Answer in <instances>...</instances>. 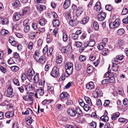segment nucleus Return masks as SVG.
<instances>
[{
  "label": "nucleus",
  "mask_w": 128,
  "mask_h": 128,
  "mask_svg": "<svg viewBox=\"0 0 128 128\" xmlns=\"http://www.w3.org/2000/svg\"><path fill=\"white\" fill-rule=\"evenodd\" d=\"M59 70L57 67H54L50 73L51 75L54 77L57 78L59 76Z\"/></svg>",
  "instance_id": "obj_1"
},
{
  "label": "nucleus",
  "mask_w": 128,
  "mask_h": 128,
  "mask_svg": "<svg viewBox=\"0 0 128 128\" xmlns=\"http://www.w3.org/2000/svg\"><path fill=\"white\" fill-rule=\"evenodd\" d=\"M108 39L106 38H104L103 39L101 43L99 44L97 46L98 48L100 50H102L104 46L108 42Z\"/></svg>",
  "instance_id": "obj_2"
},
{
  "label": "nucleus",
  "mask_w": 128,
  "mask_h": 128,
  "mask_svg": "<svg viewBox=\"0 0 128 128\" xmlns=\"http://www.w3.org/2000/svg\"><path fill=\"white\" fill-rule=\"evenodd\" d=\"M99 13L98 15V19L99 21H102L104 20L106 17L105 13L102 12H99Z\"/></svg>",
  "instance_id": "obj_3"
},
{
  "label": "nucleus",
  "mask_w": 128,
  "mask_h": 128,
  "mask_svg": "<svg viewBox=\"0 0 128 128\" xmlns=\"http://www.w3.org/2000/svg\"><path fill=\"white\" fill-rule=\"evenodd\" d=\"M94 10H96L98 12H102L101 4L100 2H97L94 7Z\"/></svg>",
  "instance_id": "obj_4"
},
{
  "label": "nucleus",
  "mask_w": 128,
  "mask_h": 128,
  "mask_svg": "<svg viewBox=\"0 0 128 128\" xmlns=\"http://www.w3.org/2000/svg\"><path fill=\"white\" fill-rule=\"evenodd\" d=\"M35 74L34 71L32 69H29L27 72L28 78L31 79Z\"/></svg>",
  "instance_id": "obj_5"
},
{
  "label": "nucleus",
  "mask_w": 128,
  "mask_h": 128,
  "mask_svg": "<svg viewBox=\"0 0 128 128\" xmlns=\"http://www.w3.org/2000/svg\"><path fill=\"white\" fill-rule=\"evenodd\" d=\"M67 112L68 115L71 117H74L76 116L75 111L73 109H68V110Z\"/></svg>",
  "instance_id": "obj_6"
},
{
  "label": "nucleus",
  "mask_w": 128,
  "mask_h": 128,
  "mask_svg": "<svg viewBox=\"0 0 128 128\" xmlns=\"http://www.w3.org/2000/svg\"><path fill=\"white\" fill-rule=\"evenodd\" d=\"M107 115L108 112L106 110H105L104 114L100 118L101 120L105 122H108V117L107 116Z\"/></svg>",
  "instance_id": "obj_7"
},
{
  "label": "nucleus",
  "mask_w": 128,
  "mask_h": 128,
  "mask_svg": "<svg viewBox=\"0 0 128 128\" xmlns=\"http://www.w3.org/2000/svg\"><path fill=\"white\" fill-rule=\"evenodd\" d=\"M70 46V44H69L67 46L62 48L61 49V51L62 52L64 53H67L70 50V48L69 47Z\"/></svg>",
  "instance_id": "obj_8"
},
{
  "label": "nucleus",
  "mask_w": 128,
  "mask_h": 128,
  "mask_svg": "<svg viewBox=\"0 0 128 128\" xmlns=\"http://www.w3.org/2000/svg\"><path fill=\"white\" fill-rule=\"evenodd\" d=\"M12 89V87L8 88L7 90V94H6L7 96L12 98L14 95L13 94Z\"/></svg>",
  "instance_id": "obj_9"
},
{
  "label": "nucleus",
  "mask_w": 128,
  "mask_h": 128,
  "mask_svg": "<svg viewBox=\"0 0 128 128\" xmlns=\"http://www.w3.org/2000/svg\"><path fill=\"white\" fill-rule=\"evenodd\" d=\"M75 111L76 116V115L80 117L82 115V112L79 107L76 108Z\"/></svg>",
  "instance_id": "obj_10"
},
{
  "label": "nucleus",
  "mask_w": 128,
  "mask_h": 128,
  "mask_svg": "<svg viewBox=\"0 0 128 128\" xmlns=\"http://www.w3.org/2000/svg\"><path fill=\"white\" fill-rule=\"evenodd\" d=\"M69 96V95L66 92H64L60 94V98L62 100L66 98H67Z\"/></svg>",
  "instance_id": "obj_11"
},
{
  "label": "nucleus",
  "mask_w": 128,
  "mask_h": 128,
  "mask_svg": "<svg viewBox=\"0 0 128 128\" xmlns=\"http://www.w3.org/2000/svg\"><path fill=\"white\" fill-rule=\"evenodd\" d=\"M62 57L60 54H58L56 57V62L57 64H61L62 62Z\"/></svg>",
  "instance_id": "obj_12"
},
{
  "label": "nucleus",
  "mask_w": 128,
  "mask_h": 128,
  "mask_svg": "<svg viewBox=\"0 0 128 128\" xmlns=\"http://www.w3.org/2000/svg\"><path fill=\"white\" fill-rule=\"evenodd\" d=\"M70 4V0H65L64 1L63 7L65 9H67L69 6Z\"/></svg>",
  "instance_id": "obj_13"
},
{
  "label": "nucleus",
  "mask_w": 128,
  "mask_h": 128,
  "mask_svg": "<svg viewBox=\"0 0 128 128\" xmlns=\"http://www.w3.org/2000/svg\"><path fill=\"white\" fill-rule=\"evenodd\" d=\"M14 18L16 20H18L21 18L22 16L20 13L16 12L14 14Z\"/></svg>",
  "instance_id": "obj_14"
},
{
  "label": "nucleus",
  "mask_w": 128,
  "mask_h": 128,
  "mask_svg": "<svg viewBox=\"0 0 128 128\" xmlns=\"http://www.w3.org/2000/svg\"><path fill=\"white\" fill-rule=\"evenodd\" d=\"M52 23L53 25L54 26H58L60 25V22L59 20L56 19L53 20Z\"/></svg>",
  "instance_id": "obj_15"
},
{
  "label": "nucleus",
  "mask_w": 128,
  "mask_h": 128,
  "mask_svg": "<svg viewBox=\"0 0 128 128\" xmlns=\"http://www.w3.org/2000/svg\"><path fill=\"white\" fill-rule=\"evenodd\" d=\"M25 90L27 92L32 89L33 87L32 85L30 84H29L25 86Z\"/></svg>",
  "instance_id": "obj_16"
},
{
  "label": "nucleus",
  "mask_w": 128,
  "mask_h": 128,
  "mask_svg": "<svg viewBox=\"0 0 128 128\" xmlns=\"http://www.w3.org/2000/svg\"><path fill=\"white\" fill-rule=\"evenodd\" d=\"M8 41L12 46L15 45L16 44V42L15 41L14 38L13 37H10L9 38Z\"/></svg>",
  "instance_id": "obj_17"
},
{
  "label": "nucleus",
  "mask_w": 128,
  "mask_h": 128,
  "mask_svg": "<svg viewBox=\"0 0 128 128\" xmlns=\"http://www.w3.org/2000/svg\"><path fill=\"white\" fill-rule=\"evenodd\" d=\"M14 113L12 111H9L6 113V116L7 118L12 117L14 116Z\"/></svg>",
  "instance_id": "obj_18"
},
{
  "label": "nucleus",
  "mask_w": 128,
  "mask_h": 128,
  "mask_svg": "<svg viewBox=\"0 0 128 128\" xmlns=\"http://www.w3.org/2000/svg\"><path fill=\"white\" fill-rule=\"evenodd\" d=\"M94 87V84L93 82H91L88 84H87L86 86V88L88 90L92 89Z\"/></svg>",
  "instance_id": "obj_19"
},
{
  "label": "nucleus",
  "mask_w": 128,
  "mask_h": 128,
  "mask_svg": "<svg viewBox=\"0 0 128 128\" xmlns=\"http://www.w3.org/2000/svg\"><path fill=\"white\" fill-rule=\"evenodd\" d=\"M78 23V22L76 20H70V21L69 24L70 25L72 26H76Z\"/></svg>",
  "instance_id": "obj_20"
},
{
  "label": "nucleus",
  "mask_w": 128,
  "mask_h": 128,
  "mask_svg": "<svg viewBox=\"0 0 128 128\" xmlns=\"http://www.w3.org/2000/svg\"><path fill=\"white\" fill-rule=\"evenodd\" d=\"M36 8L40 12H42L45 9V6L44 5L39 4L37 5Z\"/></svg>",
  "instance_id": "obj_21"
},
{
  "label": "nucleus",
  "mask_w": 128,
  "mask_h": 128,
  "mask_svg": "<svg viewBox=\"0 0 128 128\" xmlns=\"http://www.w3.org/2000/svg\"><path fill=\"white\" fill-rule=\"evenodd\" d=\"M36 91L37 92V94H38L40 96H42L44 93V90L41 87H40V88L38 89Z\"/></svg>",
  "instance_id": "obj_22"
},
{
  "label": "nucleus",
  "mask_w": 128,
  "mask_h": 128,
  "mask_svg": "<svg viewBox=\"0 0 128 128\" xmlns=\"http://www.w3.org/2000/svg\"><path fill=\"white\" fill-rule=\"evenodd\" d=\"M83 12L82 8H81L78 7L76 11V14L77 16H80Z\"/></svg>",
  "instance_id": "obj_23"
},
{
  "label": "nucleus",
  "mask_w": 128,
  "mask_h": 128,
  "mask_svg": "<svg viewBox=\"0 0 128 128\" xmlns=\"http://www.w3.org/2000/svg\"><path fill=\"white\" fill-rule=\"evenodd\" d=\"M124 44V42L122 40H119L117 44V46L118 47V48L119 47V48L121 49L122 48L123 49V48L122 46Z\"/></svg>",
  "instance_id": "obj_24"
},
{
  "label": "nucleus",
  "mask_w": 128,
  "mask_h": 128,
  "mask_svg": "<svg viewBox=\"0 0 128 128\" xmlns=\"http://www.w3.org/2000/svg\"><path fill=\"white\" fill-rule=\"evenodd\" d=\"M120 20L119 19H116L114 22L115 27H118L120 25Z\"/></svg>",
  "instance_id": "obj_25"
},
{
  "label": "nucleus",
  "mask_w": 128,
  "mask_h": 128,
  "mask_svg": "<svg viewBox=\"0 0 128 128\" xmlns=\"http://www.w3.org/2000/svg\"><path fill=\"white\" fill-rule=\"evenodd\" d=\"M36 33L35 32H31L29 34V36L30 39H33L36 36Z\"/></svg>",
  "instance_id": "obj_26"
},
{
  "label": "nucleus",
  "mask_w": 128,
  "mask_h": 128,
  "mask_svg": "<svg viewBox=\"0 0 128 128\" xmlns=\"http://www.w3.org/2000/svg\"><path fill=\"white\" fill-rule=\"evenodd\" d=\"M0 20L2 24H7L8 22V19L6 18L4 19L2 17H0Z\"/></svg>",
  "instance_id": "obj_27"
},
{
  "label": "nucleus",
  "mask_w": 128,
  "mask_h": 128,
  "mask_svg": "<svg viewBox=\"0 0 128 128\" xmlns=\"http://www.w3.org/2000/svg\"><path fill=\"white\" fill-rule=\"evenodd\" d=\"M23 98L25 100L28 101H32L33 100L31 96L26 95L23 97Z\"/></svg>",
  "instance_id": "obj_28"
},
{
  "label": "nucleus",
  "mask_w": 128,
  "mask_h": 128,
  "mask_svg": "<svg viewBox=\"0 0 128 128\" xmlns=\"http://www.w3.org/2000/svg\"><path fill=\"white\" fill-rule=\"evenodd\" d=\"M120 115V113L118 112H117L114 114L111 118L112 120H116Z\"/></svg>",
  "instance_id": "obj_29"
},
{
  "label": "nucleus",
  "mask_w": 128,
  "mask_h": 128,
  "mask_svg": "<svg viewBox=\"0 0 128 128\" xmlns=\"http://www.w3.org/2000/svg\"><path fill=\"white\" fill-rule=\"evenodd\" d=\"M45 57L44 56H41L39 58L38 61L40 62V63L43 64L45 62Z\"/></svg>",
  "instance_id": "obj_30"
},
{
  "label": "nucleus",
  "mask_w": 128,
  "mask_h": 128,
  "mask_svg": "<svg viewBox=\"0 0 128 128\" xmlns=\"http://www.w3.org/2000/svg\"><path fill=\"white\" fill-rule=\"evenodd\" d=\"M46 23V20L44 18H42L40 19L39 22V24L42 26H43Z\"/></svg>",
  "instance_id": "obj_31"
},
{
  "label": "nucleus",
  "mask_w": 128,
  "mask_h": 128,
  "mask_svg": "<svg viewBox=\"0 0 128 128\" xmlns=\"http://www.w3.org/2000/svg\"><path fill=\"white\" fill-rule=\"evenodd\" d=\"M84 98L87 103L90 104V106H92V104L90 98L87 96H85Z\"/></svg>",
  "instance_id": "obj_32"
},
{
  "label": "nucleus",
  "mask_w": 128,
  "mask_h": 128,
  "mask_svg": "<svg viewBox=\"0 0 128 128\" xmlns=\"http://www.w3.org/2000/svg\"><path fill=\"white\" fill-rule=\"evenodd\" d=\"M94 69V68L92 66H88L87 68V73L88 74L92 73L93 72Z\"/></svg>",
  "instance_id": "obj_33"
},
{
  "label": "nucleus",
  "mask_w": 128,
  "mask_h": 128,
  "mask_svg": "<svg viewBox=\"0 0 128 128\" xmlns=\"http://www.w3.org/2000/svg\"><path fill=\"white\" fill-rule=\"evenodd\" d=\"M89 19V17L87 16L83 18L82 20L81 23L82 24H85L88 22Z\"/></svg>",
  "instance_id": "obj_34"
},
{
  "label": "nucleus",
  "mask_w": 128,
  "mask_h": 128,
  "mask_svg": "<svg viewBox=\"0 0 128 128\" xmlns=\"http://www.w3.org/2000/svg\"><path fill=\"white\" fill-rule=\"evenodd\" d=\"M118 121L120 122H122L126 124L128 122V119L121 118L118 119Z\"/></svg>",
  "instance_id": "obj_35"
},
{
  "label": "nucleus",
  "mask_w": 128,
  "mask_h": 128,
  "mask_svg": "<svg viewBox=\"0 0 128 128\" xmlns=\"http://www.w3.org/2000/svg\"><path fill=\"white\" fill-rule=\"evenodd\" d=\"M30 8L27 6L25 7L23 10V11L24 13L28 14L30 12Z\"/></svg>",
  "instance_id": "obj_36"
},
{
  "label": "nucleus",
  "mask_w": 128,
  "mask_h": 128,
  "mask_svg": "<svg viewBox=\"0 0 128 128\" xmlns=\"http://www.w3.org/2000/svg\"><path fill=\"white\" fill-rule=\"evenodd\" d=\"M30 30V27L29 26L26 24L24 26V31L26 32H28Z\"/></svg>",
  "instance_id": "obj_37"
},
{
  "label": "nucleus",
  "mask_w": 128,
  "mask_h": 128,
  "mask_svg": "<svg viewBox=\"0 0 128 128\" xmlns=\"http://www.w3.org/2000/svg\"><path fill=\"white\" fill-rule=\"evenodd\" d=\"M66 72L68 76L71 74L72 72L73 68H66Z\"/></svg>",
  "instance_id": "obj_38"
},
{
  "label": "nucleus",
  "mask_w": 128,
  "mask_h": 128,
  "mask_svg": "<svg viewBox=\"0 0 128 128\" xmlns=\"http://www.w3.org/2000/svg\"><path fill=\"white\" fill-rule=\"evenodd\" d=\"M68 36L67 34L65 32L63 33V40L64 42H66L68 40Z\"/></svg>",
  "instance_id": "obj_39"
},
{
  "label": "nucleus",
  "mask_w": 128,
  "mask_h": 128,
  "mask_svg": "<svg viewBox=\"0 0 128 128\" xmlns=\"http://www.w3.org/2000/svg\"><path fill=\"white\" fill-rule=\"evenodd\" d=\"M34 80L35 83H37L39 81V76L38 75L36 74L34 77Z\"/></svg>",
  "instance_id": "obj_40"
},
{
  "label": "nucleus",
  "mask_w": 128,
  "mask_h": 128,
  "mask_svg": "<svg viewBox=\"0 0 128 128\" xmlns=\"http://www.w3.org/2000/svg\"><path fill=\"white\" fill-rule=\"evenodd\" d=\"M124 30L123 28H120L117 31V34L119 35L122 34L124 32Z\"/></svg>",
  "instance_id": "obj_41"
},
{
  "label": "nucleus",
  "mask_w": 128,
  "mask_h": 128,
  "mask_svg": "<svg viewBox=\"0 0 128 128\" xmlns=\"http://www.w3.org/2000/svg\"><path fill=\"white\" fill-rule=\"evenodd\" d=\"M52 51L53 48L52 47H50L49 49H48L47 54L48 56H51L52 54Z\"/></svg>",
  "instance_id": "obj_42"
},
{
  "label": "nucleus",
  "mask_w": 128,
  "mask_h": 128,
  "mask_svg": "<svg viewBox=\"0 0 128 128\" xmlns=\"http://www.w3.org/2000/svg\"><path fill=\"white\" fill-rule=\"evenodd\" d=\"M10 69L12 71L14 72H16L19 69L18 67L16 66H11L10 67Z\"/></svg>",
  "instance_id": "obj_43"
},
{
  "label": "nucleus",
  "mask_w": 128,
  "mask_h": 128,
  "mask_svg": "<svg viewBox=\"0 0 128 128\" xmlns=\"http://www.w3.org/2000/svg\"><path fill=\"white\" fill-rule=\"evenodd\" d=\"M90 128H96V123L94 122H92L90 124Z\"/></svg>",
  "instance_id": "obj_44"
},
{
  "label": "nucleus",
  "mask_w": 128,
  "mask_h": 128,
  "mask_svg": "<svg viewBox=\"0 0 128 128\" xmlns=\"http://www.w3.org/2000/svg\"><path fill=\"white\" fill-rule=\"evenodd\" d=\"M82 107H83L84 110L86 111H88L89 110V106L88 104H84Z\"/></svg>",
  "instance_id": "obj_45"
},
{
  "label": "nucleus",
  "mask_w": 128,
  "mask_h": 128,
  "mask_svg": "<svg viewBox=\"0 0 128 128\" xmlns=\"http://www.w3.org/2000/svg\"><path fill=\"white\" fill-rule=\"evenodd\" d=\"M94 28L96 30H98L99 29V25L98 23L96 21L94 22L93 24Z\"/></svg>",
  "instance_id": "obj_46"
},
{
  "label": "nucleus",
  "mask_w": 128,
  "mask_h": 128,
  "mask_svg": "<svg viewBox=\"0 0 128 128\" xmlns=\"http://www.w3.org/2000/svg\"><path fill=\"white\" fill-rule=\"evenodd\" d=\"M14 84L17 86H20V83L18 80L16 78H14L12 80Z\"/></svg>",
  "instance_id": "obj_47"
},
{
  "label": "nucleus",
  "mask_w": 128,
  "mask_h": 128,
  "mask_svg": "<svg viewBox=\"0 0 128 128\" xmlns=\"http://www.w3.org/2000/svg\"><path fill=\"white\" fill-rule=\"evenodd\" d=\"M51 101L50 100H44L42 102V104L43 105H45L46 104H48L49 103H51Z\"/></svg>",
  "instance_id": "obj_48"
},
{
  "label": "nucleus",
  "mask_w": 128,
  "mask_h": 128,
  "mask_svg": "<svg viewBox=\"0 0 128 128\" xmlns=\"http://www.w3.org/2000/svg\"><path fill=\"white\" fill-rule=\"evenodd\" d=\"M78 35L75 34H72L71 35L72 39L74 40H77L78 38Z\"/></svg>",
  "instance_id": "obj_49"
},
{
  "label": "nucleus",
  "mask_w": 128,
  "mask_h": 128,
  "mask_svg": "<svg viewBox=\"0 0 128 128\" xmlns=\"http://www.w3.org/2000/svg\"><path fill=\"white\" fill-rule=\"evenodd\" d=\"M8 31L7 30H6L5 29H3L2 30L1 32V34L2 35L5 36L8 34Z\"/></svg>",
  "instance_id": "obj_50"
},
{
  "label": "nucleus",
  "mask_w": 128,
  "mask_h": 128,
  "mask_svg": "<svg viewBox=\"0 0 128 128\" xmlns=\"http://www.w3.org/2000/svg\"><path fill=\"white\" fill-rule=\"evenodd\" d=\"M13 55L14 58H17V61L18 62H20V56L16 52H15L14 53Z\"/></svg>",
  "instance_id": "obj_51"
},
{
  "label": "nucleus",
  "mask_w": 128,
  "mask_h": 128,
  "mask_svg": "<svg viewBox=\"0 0 128 128\" xmlns=\"http://www.w3.org/2000/svg\"><path fill=\"white\" fill-rule=\"evenodd\" d=\"M102 52H101V54H102L104 56H106L107 55L106 52H108V49L107 48H102Z\"/></svg>",
  "instance_id": "obj_52"
},
{
  "label": "nucleus",
  "mask_w": 128,
  "mask_h": 128,
  "mask_svg": "<svg viewBox=\"0 0 128 128\" xmlns=\"http://www.w3.org/2000/svg\"><path fill=\"white\" fill-rule=\"evenodd\" d=\"M79 58L81 62H83L86 60V57L83 55H81L80 56Z\"/></svg>",
  "instance_id": "obj_53"
},
{
  "label": "nucleus",
  "mask_w": 128,
  "mask_h": 128,
  "mask_svg": "<svg viewBox=\"0 0 128 128\" xmlns=\"http://www.w3.org/2000/svg\"><path fill=\"white\" fill-rule=\"evenodd\" d=\"M20 4V2L18 0H16L15 2L12 4V5L14 7L18 6Z\"/></svg>",
  "instance_id": "obj_54"
},
{
  "label": "nucleus",
  "mask_w": 128,
  "mask_h": 128,
  "mask_svg": "<svg viewBox=\"0 0 128 128\" xmlns=\"http://www.w3.org/2000/svg\"><path fill=\"white\" fill-rule=\"evenodd\" d=\"M95 42L93 40H91L90 41V42H88L89 46L90 47L93 46L95 44Z\"/></svg>",
  "instance_id": "obj_55"
},
{
  "label": "nucleus",
  "mask_w": 128,
  "mask_h": 128,
  "mask_svg": "<svg viewBox=\"0 0 128 128\" xmlns=\"http://www.w3.org/2000/svg\"><path fill=\"white\" fill-rule=\"evenodd\" d=\"M118 66L113 64L112 67V70L114 71H116L118 70Z\"/></svg>",
  "instance_id": "obj_56"
},
{
  "label": "nucleus",
  "mask_w": 128,
  "mask_h": 128,
  "mask_svg": "<svg viewBox=\"0 0 128 128\" xmlns=\"http://www.w3.org/2000/svg\"><path fill=\"white\" fill-rule=\"evenodd\" d=\"M105 8L107 10L110 11L112 10V8L110 5L108 4L106 5L105 6Z\"/></svg>",
  "instance_id": "obj_57"
},
{
  "label": "nucleus",
  "mask_w": 128,
  "mask_h": 128,
  "mask_svg": "<svg viewBox=\"0 0 128 128\" xmlns=\"http://www.w3.org/2000/svg\"><path fill=\"white\" fill-rule=\"evenodd\" d=\"M34 120L30 118L26 120V122L28 125H30Z\"/></svg>",
  "instance_id": "obj_58"
},
{
  "label": "nucleus",
  "mask_w": 128,
  "mask_h": 128,
  "mask_svg": "<svg viewBox=\"0 0 128 128\" xmlns=\"http://www.w3.org/2000/svg\"><path fill=\"white\" fill-rule=\"evenodd\" d=\"M48 50V46L46 45L43 50L42 52L43 54H46V53H47Z\"/></svg>",
  "instance_id": "obj_59"
},
{
  "label": "nucleus",
  "mask_w": 128,
  "mask_h": 128,
  "mask_svg": "<svg viewBox=\"0 0 128 128\" xmlns=\"http://www.w3.org/2000/svg\"><path fill=\"white\" fill-rule=\"evenodd\" d=\"M73 102L71 100H68L66 102V104L67 106L71 105L73 104Z\"/></svg>",
  "instance_id": "obj_60"
},
{
  "label": "nucleus",
  "mask_w": 128,
  "mask_h": 128,
  "mask_svg": "<svg viewBox=\"0 0 128 128\" xmlns=\"http://www.w3.org/2000/svg\"><path fill=\"white\" fill-rule=\"evenodd\" d=\"M66 18L69 20H71L72 18L70 13L68 12L66 13Z\"/></svg>",
  "instance_id": "obj_61"
},
{
  "label": "nucleus",
  "mask_w": 128,
  "mask_h": 128,
  "mask_svg": "<svg viewBox=\"0 0 128 128\" xmlns=\"http://www.w3.org/2000/svg\"><path fill=\"white\" fill-rule=\"evenodd\" d=\"M108 82L110 83H113L115 82V80L113 76L109 78L108 79Z\"/></svg>",
  "instance_id": "obj_62"
},
{
  "label": "nucleus",
  "mask_w": 128,
  "mask_h": 128,
  "mask_svg": "<svg viewBox=\"0 0 128 128\" xmlns=\"http://www.w3.org/2000/svg\"><path fill=\"white\" fill-rule=\"evenodd\" d=\"M34 45V44L32 42H30L29 44L28 48L31 50L33 46Z\"/></svg>",
  "instance_id": "obj_63"
},
{
  "label": "nucleus",
  "mask_w": 128,
  "mask_h": 128,
  "mask_svg": "<svg viewBox=\"0 0 128 128\" xmlns=\"http://www.w3.org/2000/svg\"><path fill=\"white\" fill-rule=\"evenodd\" d=\"M75 44L77 47H80L82 45V44L80 42H75Z\"/></svg>",
  "instance_id": "obj_64"
}]
</instances>
